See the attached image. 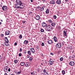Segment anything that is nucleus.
<instances>
[{"label":"nucleus","mask_w":75,"mask_h":75,"mask_svg":"<svg viewBox=\"0 0 75 75\" xmlns=\"http://www.w3.org/2000/svg\"><path fill=\"white\" fill-rule=\"evenodd\" d=\"M45 30L47 31H50L52 30H53V28L50 25H47L45 27Z\"/></svg>","instance_id":"obj_1"},{"label":"nucleus","mask_w":75,"mask_h":75,"mask_svg":"<svg viewBox=\"0 0 75 75\" xmlns=\"http://www.w3.org/2000/svg\"><path fill=\"white\" fill-rule=\"evenodd\" d=\"M16 3L17 4H18L19 6H20V8L22 9L24 8V4L22 3L21 1H18Z\"/></svg>","instance_id":"obj_2"},{"label":"nucleus","mask_w":75,"mask_h":75,"mask_svg":"<svg viewBox=\"0 0 75 75\" xmlns=\"http://www.w3.org/2000/svg\"><path fill=\"white\" fill-rule=\"evenodd\" d=\"M45 8V6H42V8H41L40 6H38L36 7V9L37 10H41V11H42L44 10V9Z\"/></svg>","instance_id":"obj_3"},{"label":"nucleus","mask_w":75,"mask_h":75,"mask_svg":"<svg viewBox=\"0 0 75 75\" xmlns=\"http://www.w3.org/2000/svg\"><path fill=\"white\" fill-rule=\"evenodd\" d=\"M56 47L58 48H61L62 47V43L61 42L58 43L56 44Z\"/></svg>","instance_id":"obj_4"},{"label":"nucleus","mask_w":75,"mask_h":75,"mask_svg":"<svg viewBox=\"0 0 75 75\" xmlns=\"http://www.w3.org/2000/svg\"><path fill=\"white\" fill-rule=\"evenodd\" d=\"M2 9L3 10H4V11H6L7 10V7L6 6H4L2 7Z\"/></svg>","instance_id":"obj_5"},{"label":"nucleus","mask_w":75,"mask_h":75,"mask_svg":"<svg viewBox=\"0 0 75 75\" xmlns=\"http://www.w3.org/2000/svg\"><path fill=\"white\" fill-rule=\"evenodd\" d=\"M74 64H75V63H74V62L73 61H71L69 63V64H70V65H71V66H73L74 65Z\"/></svg>","instance_id":"obj_6"},{"label":"nucleus","mask_w":75,"mask_h":75,"mask_svg":"<svg viewBox=\"0 0 75 75\" xmlns=\"http://www.w3.org/2000/svg\"><path fill=\"white\" fill-rule=\"evenodd\" d=\"M30 52H31L32 54H34L35 52V50H34V48H30Z\"/></svg>","instance_id":"obj_7"},{"label":"nucleus","mask_w":75,"mask_h":75,"mask_svg":"<svg viewBox=\"0 0 75 75\" xmlns=\"http://www.w3.org/2000/svg\"><path fill=\"white\" fill-rule=\"evenodd\" d=\"M42 26L43 27H45V26H47V24L43 22L42 23Z\"/></svg>","instance_id":"obj_8"},{"label":"nucleus","mask_w":75,"mask_h":75,"mask_svg":"<svg viewBox=\"0 0 75 75\" xmlns=\"http://www.w3.org/2000/svg\"><path fill=\"white\" fill-rule=\"evenodd\" d=\"M7 66L4 67V70L5 72H7Z\"/></svg>","instance_id":"obj_9"},{"label":"nucleus","mask_w":75,"mask_h":75,"mask_svg":"<svg viewBox=\"0 0 75 75\" xmlns=\"http://www.w3.org/2000/svg\"><path fill=\"white\" fill-rule=\"evenodd\" d=\"M56 3L58 4H61V0H57L56 1Z\"/></svg>","instance_id":"obj_10"},{"label":"nucleus","mask_w":75,"mask_h":75,"mask_svg":"<svg viewBox=\"0 0 75 75\" xmlns=\"http://www.w3.org/2000/svg\"><path fill=\"white\" fill-rule=\"evenodd\" d=\"M47 42L49 44H52V41L51 40H48Z\"/></svg>","instance_id":"obj_11"},{"label":"nucleus","mask_w":75,"mask_h":75,"mask_svg":"<svg viewBox=\"0 0 75 75\" xmlns=\"http://www.w3.org/2000/svg\"><path fill=\"white\" fill-rule=\"evenodd\" d=\"M35 18L37 20H39L40 19V16L38 15H37L36 16Z\"/></svg>","instance_id":"obj_12"},{"label":"nucleus","mask_w":75,"mask_h":75,"mask_svg":"<svg viewBox=\"0 0 75 75\" xmlns=\"http://www.w3.org/2000/svg\"><path fill=\"white\" fill-rule=\"evenodd\" d=\"M15 7L16 8H20V6L18 4H16L15 5Z\"/></svg>","instance_id":"obj_13"},{"label":"nucleus","mask_w":75,"mask_h":75,"mask_svg":"<svg viewBox=\"0 0 75 75\" xmlns=\"http://www.w3.org/2000/svg\"><path fill=\"white\" fill-rule=\"evenodd\" d=\"M50 3L52 4H55V1L54 0H52L50 1Z\"/></svg>","instance_id":"obj_14"},{"label":"nucleus","mask_w":75,"mask_h":75,"mask_svg":"<svg viewBox=\"0 0 75 75\" xmlns=\"http://www.w3.org/2000/svg\"><path fill=\"white\" fill-rule=\"evenodd\" d=\"M51 59H50V61H49V64L50 65H52L53 64V62H51Z\"/></svg>","instance_id":"obj_15"},{"label":"nucleus","mask_w":75,"mask_h":75,"mask_svg":"<svg viewBox=\"0 0 75 75\" xmlns=\"http://www.w3.org/2000/svg\"><path fill=\"white\" fill-rule=\"evenodd\" d=\"M53 39L54 40V41L55 42H57V37L55 36L53 38Z\"/></svg>","instance_id":"obj_16"},{"label":"nucleus","mask_w":75,"mask_h":75,"mask_svg":"<svg viewBox=\"0 0 75 75\" xmlns=\"http://www.w3.org/2000/svg\"><path fill=\"white\" fill-rule=\"evenodd\" d=\"M4 38L5 41H6L5 42H8V40L7 39V38L6 37Z\"/></svg>","instance_id":"obj_17"},{"label":"nucleus","mask_w":75,"mask_h":75,"mask_svg":"<svg viewBox=\"0 0 75 75\" xmlns=\"http://www.w3.org/2000/svg\"><path fill=\"white\" fill-rule=\"evenodd\" d=\"M28 41L26 40H25V41L24 42V44L25 45H27V44H28Z\"/></svg>","instance_id":"obj_18"},{"label":"nucleus","mask_w":75,"mask_h":75,"mask_svg":"<svg viewBox=\"0 0 75 75\" xmlns=\"http://www.w3.org/2000/svg\"><path fill=\"white\" fill-rule=\"evenodd\" d=\"M31 51L30 50H28L27 51V53L29 55H31Z\"/></svg>","instance_id":"obj_19"},{"label":"nucleus","mask_w":75,"mask_h":75,"mask_svg":"<svg viewBox=\"0 0 75 75\" xmlns=\"http://www.w3.org/2000/svg\"><path fill=\"white\" fill-rule=\"evenodd\" d=\"M5 34L6 35H10V32H5Z\"/></svg>","instance_id":"obj_20"},{"label":"nucleus","mask_w":75,"mask_h":75,"mask_svg":"<svg viewBox=\"0 0 75 75\" xmlns=\"http://www.w3.org/2000/svg\"><path fill=\"white\" fill-rule=\"evenodd\" d=\"M51 25L52 27H54V26H55V23H52L51 24Z\"/></svg>","instance_id":"obj_21"},{"label":"nucleus","mask_w":75,"mask_h":75,"mask_svg":"<svg viewBox=\"0 0 75 75\" xmlns=\"http://www.w3.org/2000/svg\"><path fill=\"white\" fill-rule=\"evenodd\" d=\"M20 64H21V66H24V65L25 63H24V62H22Z\"/></svg>","instance_id":"obj_22"},{"label":"nucleus","mask_w":75,"mask_h":75,"mask_svg":"<svg viewBox=\"0 0 75 75\" xmlns=\"http://www.w3.org/2000/svg\"><path fill=\"white\" fill-rule=\"evenodd\" d=\"M67 31H65V30L64 31V36H67Z\"/></svg>","instance_id":"obj_23"},{"label":"nucleus","mask_w":75,"mask_h":75,"mask_svg":"<svg viewBox=\"0 0 75 75\" xmlns=\"http://www.w3.org/2000/svg\"><path fill=\"white\" fill-rule=\"evenodd\" d=\"M49 10L48 9H47L46 11V14H48L49 13Z\"/></svg>","instance_id":"obj_24"},{"label":"nucleus","mask_w":75,"mask_h":75,"mask_svg":"<svg viewBox=\"0 0 75 75\" xmlns=\"http://www.w3.org/2000/svg\"><path fill=\"white\" fill-rule=\"evenodd\" d=\"M29 66H30V64H28V63H26L25 64V66L27 67H29Z\"/></svg>","instance_id":"obj_25"},{"label":"nucleus","mask_w":75,"mask_h":75,"mask_svg":"<svg viewBox=\"0 0 75 75\" xmlns=\"http://www.w3.org/2000/svg\"><path fill=\"white\" fill-rule=\"evenodd\" d=\"M18 62V60L17 59H15L14 60V63L15 64H17Z\"/></svg>","instance_id":"obj_26"},{"label":"nucleus","mask_w":75,"mask_h":75,"mask_svg":"<svg viewBox=\"0 0 75 75\" xmlns=\"http://www.w3.org/2000/svg\"><path fill=\"white\" fill-rule=\"evenodd\" d=\"M63 59H64V58H63V57H62L60 58V61H63Z\"/></svg>","instance_id":"obj_27"},{"label":"nucleus","mask_w":75,"mask_h":75,"mask_svg":"<svg viewBox=\"0 0 75 75\" xmlns=\"http://www.w3.org/2000/svg\"><path fill=\"white\" fill-rule=\"evenodd\" d=\"M7 43H8V42H4V44H5L6 46H8V45H7Z\"/></svg>","instance_id":"obj_28"},{"label":"nucleus","mask_w":75,"mask_h":75,"mask_svg":"<svg viewBox=\"0 0 75 75\" xmlns=\"http://www.w3.org/2000/svg\"><path fill=\"white\" fill-rule=\"evenodd\" d=\"M33 58L32 57H30L29 58V61H32L33 60Z\"/></svg>","instance_id":"obj_29"},{"label":"nucleus","mask_w":75,"mask_h":75,"mask_svg":"<svg viewBox=\"0 0 75 75\" xmlns=\"http://www.w3.org/2000/svg\"><path fill=\"white\" fill-rule=\"evenodd\" d=\"M21 71L18 72L16 74L17 75H19V74H20L21 73Z\"/></svg>","instance_id":"obj_30"},{"label":"nucleus","mask_w":75,"mask_h":75,"mask_svg":"<svg viewBox=\"0 0 75 75\" xmlns=\"http://www.w3.org/2000/svg\"><path fill=\"white\" fill-rule=\"evenodd\" d=\"M63 75H64L65 73V71L64 70H62V71Z\"/></svg>","instance_id":"obj_31"},{"label":"nucleus","mask_w":75,"mask_h":75,"mask_svg":"<svg viewBox=\"0 0 75 75\" xmlns=\"http://www.w3.org/2000/svg\"><path fill=\"white\" fill-rule=\"evenodd\" d=\"M48 22H49L50 23H52V21L51 20H48Z\"/></svg>","instance_id":"obj_32"},{"label":"nucleus","mask_w":75,"mask_h":75,"mask_svg":"<svg viewBox=\"0 0 75 75\" xmlns=\"http://www.w3.org/2000/svg\"><path fill=\"white\" fill-rule=\"evenodd\" d=\"M40 31L42 33H43V32H44V29H41L40 30Z\"/></svg>","instance_id":"obj_33"},{"label":"nucleus","mask_w":75,"mask_h":75,"mask_svg":"<svg viewBox=\"0 0 75 75\" xmlns=\"http://www.w3.org/2000/svg\"><path fill=\"white\" fill-rule=\"evenodd\" d=\"M22 35H20V36H19V38H20L21 39V38H22Z\"/></svg>","instance_id":"obj_34"},{"label":"nucleus","mask_w":75,"mask_h":75,"mask_svg":"<svg viewBox=\"0 0 75 75\" xmlns=\"http://www.w3.org/2000/svg\"><path fill=\"white\" fill-rule=\"evenodd\" d=\"M29 14L30 15H31V14H33V12H31L30 11L29 12Z\"/></svg>","instance_id":"obj_35"},{"label":"nucleus","mask_w":75,"mask_h":75,"mask_svg":"<svg viewBox=\"0 0 75 75\" xmlns=\"http://www.w3.org/2000/svg\"><path fill=\"white\" fill-rule=\"evenodd\" d=\"M54 19H56L57 18V16L56 15H54Z\"/></svg>","instance_id":"obj_36"},{"label":"nucleus","mask_w":75,"mask_h":75,"mask_svg":"<svg viewBox=\"0 0 75 75\" xmlns=\"http://www.w3.org/2000/svg\"><path fill=\"white\" fill-rule=\"evenodd\" d=\"M42 47L44 46V43L43 42H42Z\"/></svg>","instance_id":"obj_37"},{"label":"nucleus","mask_w":75,"mask_h":75,"mask_svg":"<svg viewBox=\"0 0 75 75\" xmlns=\"http://www.w3.org/2000/svg\"><path fill=\"white\" fill-rule=\"evenodd\" d=\"M72 58H74L75 57V56L74 55H73V56L71 57Z\"/></svg>","instance_id":"obj_38"},{"label":"nucleus","mask_w":75,"mask_h":75,"mask_svg":"<svg viewBox=\"0 0 75 75\" xmlns=\"http://www.w3.org/2000/svg\"><path fill=\"white\" fill-rule=\"evenodd\" d=\"M19 57H21V55H22V54H21L19 53L18 54Z\"/></svg>","instance_id":"obj_39"},{"label":"nucleus","mask_w":75,"mask_h":75,"mask_svg":"<svg viewBox=\"0 0 75 75\" xmlns=\"http://www.w3.org/2000/svg\"><path fill=\"white\" fill-rule=\"evenodd\" d=\"M24 54H26V53H27V51H26V50L24 51Z\"/></svg>","instance_id":"obj_40"},{"label":"nucleus","mask_w":75,"mask_h":75,"mask_svg":"<svg viewBox=\"0 0 75 75\" xmlns=\"http://www.w3.org/2000/svg\"><path fill=\"white\" fill-rule=\"evenodd\" d=\"M31 74L32 75H35V74L34 73L31 72Z\"/></svg>","instance_id":"obj_41"},{"label":"nucleus","mask_w":75,"mask_h":75,"mask_svg":"<svg viewBox=\"0 0 75 75\" xmlns=\"http://www.w3.org/2000/svg\"><path fill=\"white\" fill-rule=\"evenodd\" d=\"M43 72H44L45 73L46 72V70H45V69H44L43 70Z\"/></svg>","instance_id":"obj_42"},{"label":"nucleus","mask_w":75,"mask_h":75,"mask_svg":"<svg viewBox=\"0 0 75 75\" xmlns=\"http://www.w3.org/2000/svg\"><path fill=\"white\" fill-rule=\"evenodd\" d=\"M1 59H2V57L1 55H0V60H1Z\"/></svg>","instance_id":"obj_43"},{"label":"nucleus","mask_w":75,"mask_h":75,"mask_svg":"<svg viewBox=\"0 0 75 75\" xmlns=\"http://www.w3.org/2000/svg\"><path fill=\"white\" fill-rule=\"evenodd\" d=\"M36 48L37 49H39V46H37V47H36Z\"/></svg>","instance_id":"obj_44"},{"label":"nucleus","mask_w":75,"mask_h":75,"mask_svg":"<svg viewBox=\"0 0 75 75\" xmlns=\"http://www.w3.org/2000/svg\"><path fill=\"white\" fill-rule=\"evenodd\" d=\"M21 51H22V49H21V48L20 49V52H21Z\"/></svg>","instance_id":"obj_45"},{"label":"nucleus","mask_w":75,"mask_h":75,"mask_svg":"<svg viewBox=\"0 0 75 75\" xmlns=\"http://www.w3.org/2000/svg\"><path fill=\"white\" fill-rule=\"evenodd\" d=\"M8 72H10V68H9L8 69Z\"/></svg>","instance_id":"obj_46"},{"label":"nucleus","mask_w":75,"mask_h":75,"mask_svg":"<svg viewBox=\"0 0 75 75\" xmlns=\"http://www.w3.org/2000/svg\"><path fill=\"white\" fill-rule=\"evenodd\" d=\"M14 45H17V42H15L14 43Z\"/></svg>","instance_id":"obj_47"},{"label":"nucleus","mask_w":75,"mask_h":75,"mask_svg":"<svg viewBox=\"0 0 75 75\" xmlns=\"http://www.w3.org/2000/svg\"><path fill=\"white\" fill-rule=\"evenodd\" d=\"M30 55H28L27 56V58H30Z\"/></svg>","instance_id":"obj_48"},{"label":"nucleus","mask_w":75,"mask_h":75,"mask_svg":"<svg viewBox=\"0 0 75 75\" xmlns=\"http://www.w3.org/2000/svg\"><path fill=\"white\" fill-rule=\"evenodd\" d=\"M18 2L21 1L20 0H16V3H17V2H18Z\"/></svg>","instance_id":"obj_49"},{"label":"nucleus","mask_w":75,"mask_h":75,"mask_svg":"<svg viewBox=\"0 0 75 75\" xmlns=\"http://www.w3.org/2000/svg\"><path fill=\"white\" fill-rule=\"evenodd\" d=\"M72 58V57H71V56H69V59H71Z\"/></svg>","instance_id":"obj_50"},{"label":"nucleus","mask_w":75,"mask_h":75,"mask_svg":"<svg viewBox=\"0 0 75 75\" xmlns=\"http://www.w3.org/2000/svg\"><path fill=\"white\" fill-rule=\"evenodd\" d=\"M50 55H54V54L53 53H51Z\"/></svg>","instance_id":"obj_51"},{"label":"nucleus","mask_w":75,"mask_h":75,"mask_svg":"<svg viewBox=\"0 0 75 75\" xmlns=\"http://www.w3.org/2000/svg\"><path fill=\"white\" fill-rule=\"evenodd\" d=\"M69 0H65V2H68Z\"/></svg>","instance_id":"obj_52"},{"label":"nucleus","mask_w":75,"mask_h":75,"mask_svg":"<svg viewBox=\"0 0 75 75\" xmlns=\"http://www.w3.org/2000/svg\"><path fill=\"white\" fill-rule=\"evenodd\" d=\"M1 37H3L4 36V35H3V34H1Z\"/></svg>","instance_id":"obj_53"},{"label":"nucleus","mask_w":75,"mask_h":75,"mask_svg":"<svg viewBox=\"0 0 75 75\" xmlns=\"http://www.w3.org/2000/svg\"><path fill=\"white\" fill-rule=\"evenodd\" d=\"M2 5H3V4L2 3H1V4L0 5V7H2V6H2Z\"/></svg>","instance_id":"obj_54"},{"label":"nucleus","mask_w":75,"mask_h":75,"mask_svg":"<svg viewBox=\"0 0 75 75\" xmlns=\"http://www.w3.org/2000/svg\"><path fill=\"white\" fill-rule=\"evenodd\" d=\"M23 23H25V21H23Z\"/></svg>","instance_id":"obj_55"},{"label":"nucleus","mask_w":75,"mask_h":75,"mask_svg":"<svg viewBox=\"0 0 75 75\" xmlns=\"http://www.w3.org/2000/svg\"><path fill=\"white\" fill-rule=\"evenodd\" d=\"M30 1L31 2H33V0H30Z\"/></svg>","instance_id":"obj_56"},{"label":"nucleus","mask_w":75,"mask_h":75,"mask_svg":"<svg viewBox=\"0 0 75 75\" xmlns=\"http://www.w3.org/2000/svg\"><path fill=\"white\" fill-rule=\"evenodd\" d=\"M46 38H44V40H46Z\"/></svg>","instance_id":"obj_57"},{"label":"nucleus","mask_w":75,"mask_h":75,"mask_svg":"<svg viewBox=\"0 0 75 75\" xmlns=\"http://www.w3.org/2000/svg\"><path fill=\"white\" fill-rule=\"evenodd\" d=\"M62 3H64V1H63L62 2Z\"/></svg>","instance_id":"obj_58"},{"label":"nucleus","mask_w":75,"mask_h":75,"mask_svg":"<svg viewBox=\"0 0 75 75\" xmlns=\"http://www.w3.org/2000/svg\"><path fill=\"white\" fill-rule=\"evenodd\" d=\"M4 75H7V74L6 73H5Z\"/></svg>","instance_id":"obj_59"},{"label":"nucleus","mask_w":75,"mask_h":75,"mask_svg":"<svg viewBox=\"0 0 75 75\" xmlns=\"http://www.w3.org/2000/svg\"><path fill=\"white\" fill-rule=\"evenodd\" d=\"M45 73H46V74H48V73L47 72H46Z\"/></svg>","instance_id":"obj_60"},{"label":"nucleus","mask_w":75,"mask_h":75,"mask_svg":"<svg viewBox=\"0 0 75 75\" xmlns=\"http://www.w3.org/2000/svg\"><path fill=\"white\" fill-rule=\"evenodd\" d=\"M42 57H44V55H43V54H42Z\"/></svg>","instance_id":"obj_61"},{"label":"nucleus","mask_w":75,"mask_h":75,"mask_svg":"<svg viewBox=\"0 0 75 75\" xmlns=\"http://www.w3.org/2000/svg\"><path fill=\"white\" fill-rule=\"evenodd\" d=\"M43 1H45V0H42Z\"/></svg>","instance_id":"obj_62"},{"label":"nucleus","mask_w":75,"mask_h":75,"mask_svg":"<svg viewBox=\"0 0 75 75\" xmlns=\"http://www.w3.org/2000/svg\"><path fill=\"white\" fill-rule=\"evenodd\" d=\"M1 22H0V25H1Z\"/></svg>","instance_id":"obj_63"},{"label":"nucleus","mask_w":75,"mask_h":75,"mask_svg":"<svg viewBox=\"0 0 75 75\" xmlns=\"http://www.w3.org/2000/svg\"><path fill=\"white\" fill-rule=\"evenodd\" d=\"M1 21L2 22H3V20H1Z\"/></svg>","instance_id":"obj_64"}]
</instances>
